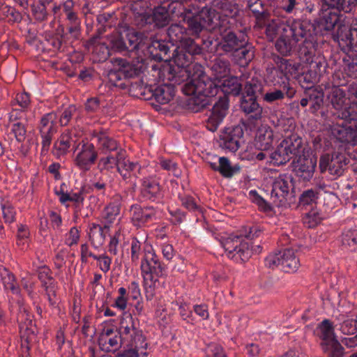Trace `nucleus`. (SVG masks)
<instances>
[{
  "label": "nucleus",
  "mask_w": 357,
  "mask_h": 357,
  "mask_svg": "<svg viewBox=\"0 0 357 357\" xmlns=\"http://www.w3.org/2000/svg\"><path fill=\"white\" fill-rule=\"evenodd\" d=\"M201 66L193 67V73L190 80L186 82L182 91L187 96H193L190 99V106L194 112H199L212 103L219 86L207 75L202 70Z\"/></svg>",
  "instance_id": "1"
},
{
  "label": "nucleus",
  "mask_w": 357,
  "mask_h": 357,
  "mask_svg": "<svg viewBox=\"0 0 357 357\" xmlns=\"http://www.w3.org/2000/svg\"><path fill=\"white\" fill-rule=\"evenodd\" d=\"M307 26H310L309 24L301 21H294L290 26H284L283 32L275 44L276 50L282 56H289L298 42L310 35Z\"/></svg>",
  "instance_id": "2"
},
{
  "label": "nucleus",
  "mask_w": 357,
  "mask_h": 357,
  "mask_svg": "<svg viewBox=\"0 0 357 357\" xmlns=\"http://www.w3.org/2000/svg\"><path fill=\"white\" fill-rule=\"evenodd\" d=\"M144 35L134 29H127L116 32L107 38L108 46L116 52H133L139 48L143 43Z\"/></svg>",
  "instance_id": "3"
},
{
  "label": "nucleus",
  "mask_w": 357,
  "mask_h": 357,
  "mask_svg": "<svg viewBox=\"0 0 357 357\" xmlns=\"http://www.w3.org/2000/svg\"><path fill=\"white\" fill-rule=\"evenodd\" d=\"M229 23L227 18H223L220 24V45L219 50L222 55H231L238 49L246 45L248 36L242 31H234L227 29L226 25Z\"/></svg>",
  "instance_id": "4"
},
{
  "label": "nucleus",
  "mask_w": 357,
  "mask_h": 357,
  "mask_svg": "<svg viewBox=\"0 0 357 357\" xmlns=\"http://www.w3.org/2000/svg\"><path fill=\"white\" fill-rule=\"evenodd\" d=\"M326 98L340 119L349 123L356 121V113L351 106L349 98H347L344 90L340 86H333L328 93Z\"/></svg>",
  "instance_id": "5"
},
{
  "label": "nucleus",
  "mask_w": 357,
  "mask_h": 357,
  "mask_svg": "<svg viewBox=\"0 0 357 357\" xmlns=\"http://www.w3.org/2000/svg\"><path fill=\"white\" fill-rule=\"evenodd\" d=\"M295 191L290 176H280L275 179L272 185L271 199L278 206L290 205L294 202Z\"/></svg>",
  "instance_id": "6"
},
{
  "label": "nucleus",
  "mask_w": 357,
  "mask_h": 357,
  "mask_svg": "<svg viewBox=\"0 0 357 357\" xmlns=\"http://www.w3.org/2000/svg\"><path fill=\"white\" fill-rule=\"evenodd\" d=\"M221 245L227 253L228 257H234L238 255L243 261H247L252 252L259 253L261 247L257 246V248L250 249L249 243L244 241L242 236L230 235L222 238Z\"/></svg>",
  "instance_id": "7"
},
{
  "label": "nucleus",
  "mask_w": 357,
  "mask_h": 357,
  "mask_svg": "<svg viewBox=\"0 0 357 357\" xmlns=\"http://www.w3.org/2000/svg\"><path fill=\"white\" fill-rule=\"evenodd\" d=\"M321 332L320 337L322 340L321 346L324 351L331 357H342L344 348L336 340L332 323L324 320L319 326Z\"/></svg>",
  "instance_id": "8"
},
{
  "label": "nucleus",
  "mask_w": 357,
  "mask_h": 357,
  "mask_svg": "<svg viewBox=\"0 0 357 357\" xmlns=\"http://www.w3.org/2000/svg\"><path fill=\"white\" fill-rule=\"evenodd\" d=\"M29 312L24 309L19 315L20 333L22 347L28 352L31 346L36 342L38 329Z\"/></svg>",
  "instance_id": "9"
},
{
  "label": "nucleus",
  "mask_w": 357,
  "mask_h": 357,
  "mask_svg": "<svg viewBox=\"0 0 357 357\" xmlns=\"http://www.w3.org/2000/svg\"><path fill=\"white\" fill-rule=\"evenodd\" d=\"M349 163L346 154L340 151L326 153L319 159V169L321 173L328 171L330 174L340 176L342 174L344 167Z\"/></svg>",
  "instance_id": "10"
},
{
  "label": "nucleus",
  "mask_w": 357,
  "mask_h": 357,
  "mask_svg": "<svg viewBox=\"0 0 357 357\" xmlns=\"http://www.w3.org/2000/svg\"><path fill=\"white\" fill-rule=\"evenodd\" d=\"M266 261L269 268L281 266L285 272H295L300 266L296 251L292 248H287L278 254L270 255Z\"/></svg>",
  "instance_id": "11"
},
{
  "label": "nucleus",
  "mask_w": 357,
  "mask_h": 357,
  "mask_svg": "<svg viewBox=\"0 0 357 357\" xmlns=\"http://www.w3.org/2000/svg\"><path fill=\"white\" fill-rule=\"evenodd\" d=\"M243 130L240 125L225 128L220 136V146L231 152H236L244 143Z\"/></svg>",
  "instance_id": "12"
},
{
  "label": "nucleus",
  "mask_w": 357,
  "mask_h": 357,
  "mask_svg": "<svg viewBox=\"0 0 357 357\" xmlns=\"http://www.w3.org/2000/svg\"><path fill=\"white\" fill-rule=\"evenodd\" d=\"M160 77L163 81L171 82V84H181L182 82L190 80L192 69L184 66H174L172 64L164 65L160 70Z\"/></svg>",
  "instance_id": "13"
},
{
  "label": "nucleus",
  "mask_w": 357,
  "mask_h": 357,
  "mask_svg": "<svg viewBox=\"0 0 357 357\" xmlns=\"http://www.w3.org/2000/svg\"><path fill=\"white\" fill-rule=\"evenodd\" d=\"M305 89L300 100L302 107L310 105V111L316 113L324 105V92L320 86H303Z\"/></svg>",
  "instance_id": "14"
},
{
  "label": "nucleus",
  "mask_w": 357,
  "mask_h": 357,
  "mask_svg": "<svg viewBox=\"0 0 357 357\" xmlns=\"http://www.w3.org/2000/svg\"><path fill=\"white\" fill-rule=\"evenodd\" d=\"M56 119V114L50 112L44 115L40 120L38 128L43 139L41 150L43 154H45L48 151L52 137L56 131L55 128Z\"/></svg>",
  "instance_id": "15"
},
{
  "label": "nucleus",
  "mask_w": 357,
  "mask_h": 357,
  "mask_svg": "<svg viewBox=\"0 0 357 357\" xmlns=\"http://www.w3.org/2000/svg\"><path fill=\"white\" fill-rule=\"evenodd\" d=\"M317 165V158L312 155H299L293 162L295 174L303 181H309L314 175Z\"/></svg>",
  "instance_id": "16"
},
{
  "label": "nucleus",
  "mask_w": 357,
  "mask_h": 357,
  "mask_svg": "<svg viewBox=\"0 0 357 357\" xmlns=\"http://www.w3.org/2000/svg\"><path fill=\"white\" fill-rule=\"evenodd\" d=\"M337 40L340 47L347 52L357 54V28L342 25L338 26Z\"/></svg>",
  "instance_id": "17"
},
{
  "label": "nucleus",
  "mask_w": 357,
  "mask_h": 357,
  "mask_svg": "<svg viewBox=\"0 0 357 357\" xmlns=\"http://www.w3.org/2000/svg\"><path fill=\"white\" fill-rule=\"evenodd\" d=\"M229 102L227 98H220L213 106L211 114L206 122V128L215 132L227 114Z\"/></svg>",
  "instance_id": "18"
},
{
  "label": "nucleus",
  "mask_w": 357,
  "mask_h": 357,
  "mask_svg": "<svg viewBox=\"0 0 357 357\" xmlns=\"http://www.w3.org/2000/svg\"><path fill=\"white\" fill-rule=\"evenodd\" d=\"M240 107L246 115L249 116L250 121H258L261 119L263 107L259 105L257 98L242 95Z\"/></svg>",
  "instance_id": "19"
},
{
  "label": "nucleus",
  "mask_w": 357,
  "mask_h": 357,
  "mask_svg": "<svg viewBox=\"0 0 357 357\" xmlns=\"http://www.w3.org/2000/svg\"><path fill=\"white\" fill-rule=\"evenodd\" d=\"M97 153L92 144H83L81 151L75 158V164L83 170L89 169L90 166L94 163Z\"/></svg>",
  "instance_id": "20"
},
{
  "label": "nucleus",
  "mask_w": 357,
  "mask_h": 357,
  "mask_svg": "<svg viewBox=\"0 0 357 357\" xmlns=\"http://www.w3.org/2000/svg\"><path fill=\"white\" fill-rule=\"evenodd\" d=\"M148 47L151 54L161 60L168 61L172 59V52L176 47L173 43L166 40H153Z\"/></svg>",
  "instance_id": "21"
},
{
  "label": "nucleus",
  "mask_w": 357,
  "mask_h": 357,
  "mask_svg": "<svg viewBox=\"0 0 357 357\" xmlns=\"http://www.w3.org/2000/svg\"><path fill=\"white\" fill-rule=\"evenodd\" d=\"M149 99L154 98L158 103H168L174 96V89L171 84L160 86H149L148 88Z\"/></svg>",
  "instance_id": "22"
},
{
  "label": "nucleus",
  "mask_w": 357,
  "mask_h": 357,
  "mask_svg": "<svg viewBox=\"0 0 357 357\" xmlns=\"http://www.w3.org/2000/svg\"><path fill=\"white\" fill-rule=\"evenodd\" d=\"M75 135L73 137L70 132L63 133L60 137L54 142V148L52 150L53 154L56 158H60L67 153L70 146L76 151L79 144H77V141L75 139Z\"/></svg>",
  "instance_id": "23"
},
{
  "label": "nucleus",
  "mask_w": 357,
  "mask_h": 357,
  "mask_svg": "<svg viewBox=\"0 0 357 357\" xmlns=\"http://www.w3.org/2000/svg\"><path fill=\"white\" fill-rule=\"evenodd\" d=\"M356 126L354 128L347 126H336L332 128V135L342 143L357 144Z\"/></svg>",
  "instance_id": "24"
},
{
  "label": "nucleus",
  "mask_w": 357,
  "mask_h": 357,
  "mask_svg": "<svg viewBox=\"0 0 357 357\" xmlns=\"http://www.w3.org/2000/svg\"><path fill=\"white\" fill-rule=\"evenodd\" d=\"M273 132L268 126L260 127L255 139V146L260 151H268L273 145Z\"/></svg>",
  "instance_id": "25"
},
{
  "label": "nucleus",
  "mask_w": 357,
  "mask_h": 357,
  "mask_svg": "<svg viewBox=\"0 0 357 357\" xmlns=\"http://www.w3.org/2000/svg\"><path fill=\"white\" fill-rule=\"evenodd\" d=\"M155 215V210L152 207L142 208L139 205H133L130 208V215L133 224L136 227H141Z\"/></svg>",
  "instance_id": "26"
},
{
  "label": "nucleus",
  "mask_w": 357,
  "mask_h": 357,
  "mask_svg": "<svg viewBox=\"0 0 357 357\" xmlns=\"http://www.w3.org/2000/svg\"><path fill=\"white\" fill-rule=\"evenodd\" d=\"M236 62L243 66H248L255 58V48L251 43L246 40V45H243L231 55Z\"/></svg>",
  "instance_id": "27"
},
{
  "label": "nucleus",
  "mask_w": 357,
  "mask_h": 357,
  "mask_svg": "<svg viewBox=\"0 0 357 357\" xmlns=\"http://www.w3.org/2000/svg\"><path fill=\"white\" fill-rule=\"evenodd\" d=\"M109 229V225L105 224L103 227L98 224L91 223L89 226V238L95 248L102 245L105 236Z\"/></svg>",
  "instance_id": "28"
},
{
  "label": "nucleus",
  "mask_w": 357,
  "mask_h": 357,
  "mask_svg": "<svg viewBox=\"0 0 357 357\" xmlns=\"http://www.w3.org/2000/svg\"><path fill=\"white\" fill-rule=\"evenodd\" d=\"M310 35L311 33H310ZM308 36L309 35L303 38L305 40L298 50L301 60L305 63L307 62H312V59L319 54L317 52V45L312 40L308 39Z\"/></svg>",
  "instance_id": "29"
},
{
  "label": "nucleus",
  "mask_w": 357,
  "mask_h": 357,
  "mask_svg": "<svg viewBox=\"0 0 357 357\" xmlns=\"http://www.w3.org/2000/svg\"><path fill=\"white\" fill-rule=\"evenodd\" d=\"M138 166V163L130 162L126 158V151L123 149H119V151H118L116 169L124 179L130 177L131 172Z\"/></svg>",
  "instance_id": "30"
},
{
  "label": "nucleus",
  "mask_w": 357,
  "mask_h": 357,
  "mask_svg": "<svg viewBox=\"0 0 357 357\" xmlns=\"http://www.w3.org/2000/svg\"><path fill=\"white\" fill-rule=\"evenodd\" d=\"M248 8L252 13L259 24L265 23L270 17V13L264 8L261 0H248Z\"/></svg>",
  "instance_id": "31"
},
{
  "label": "nucleus",
  "mask_w": 357,
  "mask_h": 357,
  "mask_svg": "<svg viewBox=\"0 0 357 357\" xmlns=\"http://www.w3.org/2000/svg\"><path fill=\"white\" fill-rule=\"evenodd\" d=\"M114 66L118 67L122 72L123 77L126 79L137 76L142 72V66H137L130 63L124 59L116 58L114 59Z\"/></svg>",
  "instance_id": "32"
},
{
  "label": "nucleus",
  "mask_w": 357,
  "mask_h": 357,
  "mask_svg": "<svg viewBox=\"0 0 357 357\" xmlns=\"http://www.w3.org/2000/svg\"><path fill=\"white\" fill-rule=\"evenodd\" d=\"M212 7L220 10L226 17H233L238 12L236 0H212Z\"/></svg>",
  "instance_id": "33"
},
{
  "label": "nucleus",
  "mask_w": 357,
  "mask_h": 357,
  "mask_svg": "<svg viewBox=\"0 0 357 357\" xmlns=\"http://www.w3.org/2000/svg\"><path fill=\"white\" fill-rule=\"evenodd\" d=\"M151 15L152 24L153 23L158 28L166 26L171 21L168 10L165 6L155 7Z\"/></svg>",
  "instance_id": "34"
},
{
  "label": "nucleus",
  "mask_w": 357,
  "mask_h": 357,
  "mask_svg": "<svg viewBox=\"0 0 357 357\" xmlns=\"http://www.w3.org/2000/svg\"><path fill=\"white\" fill-rule=\"evenodd\" d=\"M114 333V336H105L98 339L99 345L102 350L107 352H115L121 347L123 341L121 331Z\"/></svg>",
  "instance_id": "35"
},
{
  "label": "nucleus",
  "mask_w": 357,
  "mask_h": 357,
  "mask_svg": "<svg viewBox=\"0 0 357 357\" xmlns=\"http://www.w3.org/2000/svg\"><path fill=\"white\" fill-rule=\"evenodd\" d=\"M282 146L284 145L291 156L296 155L299 156L300 154L303 152V144L302 138L300 137L292 135L282 142Z\"/></svg>",
  "instance_id": "36"
},
{
  "label": "nucleus",
  "mask_w": 357,
  "mask_h": 357,
  "mask_svg": "<svg viewBox=\"0 0 357 357\" xmlns=\"http://www.w3.org/2000/svg\"><path fill=\"white\" fill-rule=\"evenodd\" d=\"M262 24H266L265 33L269 41H273L276 38L278 34L280 35L281 32H283L284 26L291 25L282 23L278 19H273L269 20V18L265 23L259 25L261 26Z\"/></svg>",
  "instance_id": "37"
},
{
  "label": "nucleus",
  "mask_w": 357,
  "mask_h": 357,
  "mask_svg": "<svg viewBox=\"0 0 357 357\" xmlns=\"http://www.w3.org/2000/svg\"><path fill=\"white\" fill-rule=\"evenodd\" d=\"M242 95L255 98L259 96H263L264 85L262 82L257 78L252 77L246 82Z\"/></svg>",
  "instance_id": "38"
},
{
  "label": "nucleus",
  "mask_w": 357,
  "mask_h": 357,
  "mask_svg": "<svg viewBox=\"0 0 357 357\" xmlns=\"http://www.w3.org/2000/svg\"><path fill=\"white\" fill-rule=\"evenodd\" d=\"M95 139H97L99 149L105 153L114 154V153L119 151V149H122L119 147L117 142L114 139L105 134H100L95 137Z\"/></svg>",
  "instance_id": "39"
},
{
  "label": "nucleus",
  "mask_w": 357,
  "mask_h": 357,
  "mask_svg": "<svg viewBox=\"0 0 357 357\" xmlns=\"http://www.w3.org/2000/svg\"><path fill=\"white\" fill-rule=\"evenodd\" d=\"M220 87L225 95L238 96L242 91V84L236 77L225 79Z\"/></svg>",
  "instance_id": "40"
},
{
  "label": "nucleus",
  "mask_w": 357,
  "mask_h": 357,
  "mask_svg": "<svg viewBox=\"0 0 357 357\" xmlns=\"http://www.w3.org/2000/svg\"><path fill=\"white\" fill-rule=\"evenodd\" d=\"M199 44L201 48V54H202L204 52H206L208 53L222 55L221 51L219 50L220 40L218 38H215L211 36H208L206 38H199Z\"/></svg>",
  "instance_id": "41"
},
{
  "label": "nucleus",
  "mask_w": 357,
  "mask_h": 357,
  "mask_svg": "<svg viewBox=\"0 0 357 357\" xmlns=\"http://www.w3.org/2000/svg\"><path fill=\"white\" fill-rule=\"evenodd\" d=\"M178 50L185 51L186 53H189L194 55L201 54V48L199 44V38L197 37L196 39L186 37L184 40H181V43L177 47Z\"/></svg>",
  "instance_id": "42"
},
{
  "label": "nucleus",
  "mask_w": 357,
  "mask_h": 357,
  "mask_svg": "<svg viewBox=\"0 0 357 357\" xmlns=\"http://www.w3.org/2000/svg\"><path fill=\"white\" fill-rule=\"evenodd\" d=\"M172 58L174 59V62L176 63L175 66H184L185 68H189L193 70V67L195 65L190 66L189 64L191 63L192 59V55L185 52V51H182L181 50H178L177 47L172 50ZM196 66H198L195 64Z\"/></svg>",
  "instance_id": "43"
},
{
  "label": "nucleus",
  "mask_w": 357,
  "mask_h": 357,
  "mask_svg": "<svg viewBox=\"0 0 357 357\" xmlns=\"http://www.w3.org/2000/svg\"><path fill=\"white\" fill-rule=\"evenodd\" d=\"M271 158L275 164L284 165L289 162L292 156L286 147L284 145L282 146V143L280 142L275 151L271 153Z\"/></svg>",
  "instance_id": "44"
},
{
  "label": "nucleus",
  "mask_w": 357,
  "mask_h": 357,
  "mask_svg": "<svg viewBox=\"0 0 357 357\" xmlns=\"http://www.w3.org/2000/svg\"><path fill=\"white\" fill-rule=\"evenodd\" d=\"M131 329H133L135 332H140L137 327H135L132 318L129 320L124 319L121 323L120 330L122 335V340L127 341L128 344L132 341L133 337L135 335L131 333Z\"/></svg>",
  "instance_id": "45"
},
{
  "label": "nucleus",
  "mask_w": 357,
  "mask_h": 357,
  "mask_svg": "<svg viewBox=\"0 0 357 357\" xmlns=\"http://www.w3.org/2000/svg\"><path fill=\"white\" fill-rule=\"evenodd\" d=\"M120 204L112 203L109 204L104 211L102 218L105 220V224L109 225L114 222L119 220Z\"/></svg>",
  "instance_id": "46"
},
{
  "label": "nucleus",
  "mask_w": 357,
  "mask_h": 357,
  "mask_svg": "<svg viewBox=\"0 0 357 357\" xmlns=\"http://www.w3.org/2000/svg\"><path fill=\"white\" fill-rule=\"evenodd\" d=\"M108 78L111 84L114 86L121 89H126L128 87V79L123 77V75L119 68L110 70L108 73Z\"/></svg>",
  "instance_id": "47"
},
{
  "label": "nucleus",
  "mask_w": 357,
  "mask_h": 357,
  "mask_svg": "<svg viewBox=\"0 0 357 357\" xmlns=\"http://www.w3.org/2000/svg\"><path fill=\"white\" fill-rule=\"evenodd\" d=\"M160 193V186L153 180H144L142 183V194L146 199H152Z\"/></svg>",
  "instance_id": "48"
},
{
  "label": "nucleus",
  "mask_w": 357,
  "mask_h": 357,
  "mask_svg": "<svg viewBox=\"0 0 357 357\" xmlns=\"http://www.w3.org/2000/svg\"><path fill=\"white\" fill-rule=\"evenodd\" d=\"M129 93L131 96L142 98L149 99L148 93L149 86H143L140 82H131L128 81Z\"/></svg>",
  "instance_id": "49"
},
{
  "label": "nucleus",
  "mask_w": 357,
  "mask_h": 357,
  "mask_svg": "<svg viewBox=\"0 0 357 357\" xmlns=\"http://www.w3.org/2000/svg\"><path fill=\"white\" fill-rule=\"evenodd\" d=\"M45 3H47L45 0H41L38 3L31 5L32 15L38 22L45 21L47 17Z\"/></svg>",
  "instance_id": "50"
},
{
  "label": "nucleus",
  "mask_w": 357,
  "mask_h": 357,
  "mask_svg": "<svg viewBox=\"0 0 357 357\" xmlns=\"http://www.w3.org/2000/svg\"><path fill=\"white\" fill-rule=\"evenodd\" d=\"M229 62L227 60L216 59L211 67L218 78L226 76L229 73Z\"/></svg>",
  "instance_id": "51"
},
{
  "label": "nucleus",
  "mask_w": 357,
  "mask_h": 357,
  "mask_svg": "<svg viewBox=\"0 0 357 357\" xmlns=\"http://www.w3.org/2000/svg\"><path fill=\"white\" fill-rule=\"evenodd\" d=\"M118 162V151L114 153L108 154L105 158H102L99 160L98 168L101 172L107 170L109 171L116 167Z\"/></svg>",
  "instance_id": "52"
},
{
  "label": "nucleus",
  "mask_w": 357,
  "mask_h": 357,
  "mask_svg": "<svg viewBox=\"0 0 357 357\" xmlns=\"http://www.w3.org/2000/svg\"><path fill=\"white\" fill-rule=\"evenodd\" d=\"M29 234L26 225H20L17 226V244L22 250H26L29 247L28 238Z\"/></svg>",
  "instance_id": "53"
},
{
  "label": "nucleus",
  "mask_w": 357,
  "mask_h": 357,
  "mask_svg": "<svg viewBox=\"0 0 357 357\" xmlns=\"http://www.w3.org/2000/svg\"><path fill=\"white\" fill-rule=\"evenodd\" d=\"M183 33L184 28L177 24H172L167 29V36L169 40L172 41V43L179 42L181 44V40H184L185 38L183 36Z\"/></svg>",
  "instance_id": "54"
},
{
  "label": "nucleus",
  "mask_w": 357,
  "mask_h": 357,
  "mask_svg": "<svg viewBox=\"0 0 357 357\" xmlns=\"http://www.w3.org/2000/svg\"><path fill=\"white\" fill-rule=\"evenodd\" d=\"M198 16L202 17L208 24H213V19L218 16L217 9L211 6H205L202 8L199 7Z\"/></svg>",
  "instance_id": "55"
},
{
  "label": "nucleus",
  "mask_w": 357,
  "mask_h": 357,
  "mask_svg": "<svg viewBox=\"0 0 357 357\" xmlns=\"http://www.w3.org/2000/svg\"><path fill=\"white\" fill-rule=\"evenodd\" d=\"M151 15L146 12L135 13L133 17V23L139 29L144 28L146 25L152 24Z\"/></svg>",
  "instance_id": "56"
},
{
  "label": "nucleus",
  "mask_w": 357,
  "mask_h": 357,
  "mask_svg": "<svg viewBox=\"0 0 357 357\" xmlns=\"http://www.w3.org/2000/svg\"><path fill=\"white\" fill-rule=\"evenodd\" d=\"M45 295L47 298L50 305L56 307L58 303V298L56 296V285L54 281L49 282V284H45Z\"/></svg>",
  "instance_id": "57"
},
{
  "label": "nucleus",
  "mask_w": 357,
  "mask_h": 357,
  "mask_svg": "<svg viewBox=\"0 0 357 357\" xmlns=\"http://www.w3.org/2000/svg\"><path fill=\"white\" fill-rule=\"evenodd\" d=\"M169 16L171 20L181 21V15L183 12V3L181 2H171L166 7Z\"/></svg>",
  "instance_id": "58"
},
{
  "label": "nucleus",
  "mask_w": 357,
  "mask_h": 357,
  "mask_svg": "<svg viewBox=\"0 0 357 357\" xmlns=\"http://www.w3.org/2000/svg\"><path fill=\"white\" fill-rule=\"evenodd\" d=\"M188 25V30L192 35L199 37V34L204 31V26L200 21V17L197 15L185 22Z\"/></svg>",
  "instance_id": "59"
},
{
  "label": "nucleus",
  "mask_w": 357,
  "mask_h": 357,
  "mask_svg": "<svg viewBox=\"0 0 357 357\" xmlns=\"http://www.w3.org/2000/svg\"><path fill=\"white\" fill-rule=\"evenodd\" d=\"M8 127L11 128L12 132L18 142H23L25 139L26 129L24 124L21 122H13V123H8Z\"/></svg>",
  "instance_id": "60"
},
{
  "label": "nucleus",
  "mask_w": 357,
  "mask_h": 357,
  "mask_svg": "<svg viewBox=\"0 0 357 357\" xmlns=\"http://www.w3.org/2000/svg\"><path fill=\"white\" fill-rule=\"evenodd\" d=\"M342 243L351 251L357 250V231H347L343 234Z\"/></svg>",
  "instance_id": "61"
},
{
  "label": "nucleus",
  "mask_w": 357,
  "mask_h": 357,
  "mask_svg": "<svg viewBox=\"0 0 357 357\" xmlns=\"http://www.w3.org/2000/svg\"><path fill=\"white\" fill-rule=\"evenodd\" d=\"M183 10L181 21L185 22L198 15L199 6L192 3L185 6L183 3Z\"/></svg>",
  "instance_id": "62"
},
{
  "label": "nucleus",
  "mask_w": 357,
  "mask_h": 357,
  "mask_svg": "<svg viewBox=\"0 0 357 357\" xmlns=\"http://www.w3.org/2000/svg\"><path fill=\"white\" fill-rule=\"evenodd\" d=\"M31 102L29 95L26 93H18L15 100L11 102V107L21 108L22 110H26Z\"/></svg>",
  "instance_id": "63"
},
{
  "label": "nucleus",
  "mask_w": 357,
  "mask_h": 357,
  "mask_svg": "<svg viewBox=\"0 0 357 357\" xmlns=\"http://www.w3.org/2000/svg\"><path fill=\"white\" fill-rule=\"evenodd\" d=\"M250 197L252 201L258 206L261 211L264 212L272 211L271 204L259 195L255 190H251L250 192Z\"/></svg>",
  "instance_id": "64"
}]
</instances>
